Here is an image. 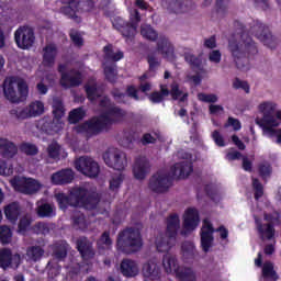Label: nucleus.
I'll return each instance as SVG.
<instances>
[{"label":"nucleus","instance_id":"nucleus-1","mask_svg":"<svg viewBox=\"0 0 281 281\" xmlns=\"http://www.w3.org/2000/svg\"><path fill=\"white\" fill-rule=\"evenodd\" d=\"M177 156L186 160L177 162L170 168L171 176L164 170H158L154 173L148 183V188L151 192L165 194V192H168L170 188H172V181H175V179H188V177L192 175L194 167L192 161L188 160L192 158V155L184 150H179Z\"/></svg>","mask_w":281,"mask_h":281},{"label":"nucleus","instance_id":"nucleus-2","mask_svg":"<svg viewBox=\"0 0 281 281\" xmlns=\"http://www.w3.org/2000/svg\"><path fill=\"white\" fill-rule=\"evenodd\" d=\"M238 27L240 41L232 40L228 42V49L234 58V63L240 71H249V58L258 54V46L250 36L245 35V25L240 21L234 22Z\"/></svg>","mask_w":281,"mask_h":281},{"label":"nucleus","instance_id":"nucleus-3","mask_svg":"<svg viewBox=\"0 0 281 281\" xmlns=\"http://www.w3.org/2000/svg\"><path fill=\"white\" fill-rule=\"evenodd\" d=\"M57 203L60 210L67 207H83V210H95L100 204V193L89 191L85 187H75L69 194L58 193L56 195Z\"/></svg>","mask_w":281,"mask_h":281},{"label":"nucleus","instance_id":"nucleus-4","mask_svg":"<svg viewBox=\"0 0 281 281\" xmlns=\"http://www.w3.org/2000/svg\"><path fill=\"white\" fill-rule=\"evenodd\" d=\"M260 113L263 114L261 119H256V124L262 128V133L269 139H277L281 142V128L274 130L280 126V122L276 120V103L263 102L259 105Z\"/></svg>","mask_w":281,"mask_h":281},{"label":"nucleus","instance_id":"nucleus-5","mask_svg":"<svg viewBox=\"0 0 281 281\" xmlns=\"http://www.w3.org/2000/svg\"><path fill=\"white\" fill-rule=\"evenodd\" d=\"M144 247V239H142V232L139 228L126 227L121 231L116 238V249L131 256V254H137Z\"/></svg>","mask_w":281,"mask_h":281},{"label":"nucleus","instance_id":"nucleus-6","mask_svg":"<svg viewBox=\"0 0 281 281\" xmlns=\"http://www.w3.org/2000/svg\"><path fill=\"white\" fill-rule=\"evenodd\" d=\"M179 227H181V221L179 220V215L173 213L167 217V228L165 234L159 235L156 238V249L160 254H166L175 245H177V234L179 232Z\"/></svg>","mask_w":281,"mask_h":281},{"label":"nucleus","instance_id":"nucleus-7","mask_svg":"<svg viewBox=\"0 0 281 281\" xmlns=\"http://www.w3.org/2000/svg\"><path fill=\"white\" fill-rule=\"evenodd\" d=\"M4 98L12 102V104H19V102H25L27 100V93L30 88L27 82L19 77H8L3 81Z\"/></svg>","mask_w":281,"mask_h":281},{"label":"nucleus","instance_id":"nucleus-8","mask_svg":"<svg viewBox=\"0 0 281 281\" xmlns=\"http://www.w3.org/2000/svg\"><path fill=\"white\" fill-rule=\"evenodd\" d=\"M119 115V110H110L105 113H101L98 117H92L86 123L81 125L83 133H86L87 137H94L95 135H100V133L104 131H111L113 124H117L116 119H111L110 115Z\"/></svg>","mask_w":281,"mask_h":281},{"label":"nucleus","instance_id":"nucleus-9","mask_svg":"<svg viewBox=\"0 0 281 281\" xmlns=\"http://www.w3.org/2000/svg\"><path fill=\"white\" fill-rule=\"evenodd\" d=\"M140 34L144 38L151 41L153 43H155V41L158 38L157 52L161 54L162 58H167V60L175 58V46H172L170 40H168V37L165 35L159 36V33H157L150 24L142 25Z\"/></svg>","mask_w":281,"mask_h":281},{"label":"nucleus","instance_id":"nucleus-10","mask_svg":"<svg viewBox=\"0 0 281 281\" xmlns=\"http://www.w3.org/2000/svg\"><path fill=\"white\" fill-rule=\"evenodd\" d=\"M162 267L166 273H175L179 281H196V271L191 267L179 266L177 257L166 254L162 257Z\"/></svg>","mask_w":281,"mask_h":281},{"label":"nucleus","instance_id":"nucleus-11","mask_svg":"<svg viewBox=\"0 0 281 281\" xmlns=\"http://www.w3.org/2000/svg\"><path fill=\"white\" fill-rule=\"evenodd\" d=\"M142 22V15L137 9L133 10L130 14V22L122 18H115L112 22L114 30H117L124 38H134L137 34V27Z\"/></svg>","mask_w":281,"mask_h":281},{"label":"nucleus","instance_id":"nucleus-12","mask_svg":"<svg viewBox=\"0 0 281 281\" xmlns=\"http://www.w3.org/2000/svg\"><path fill=\"white\" fill-rule=\"evenodd\" d=\"M103 161L109 168L117 170L119 172L126 170V166H128L126 153L117 148H108L103 154Z\"/></svg>","mask_w":281,"mask_h":281},{"label":"nucleus","instance_id":"nucleus-13","mask_svg":"<svg viewBox=\"0 0 281 281\" xmlns=\"http://www.w3.org/2000/svg\"><path fill=\"white\" fill-rule=\"evenodd\" d=\"M250 33L255 34L256 38L266 45V47H269V49H276L278 40H276L273 34H271L269 26L262 24L260 21H257L250 27Z\"/></svg>","mask_w":281,"mask_h":281},{"label":"nucleus","instance_id":"nucleus-14","mask_svg":"<svg viewBox=\"0 0 281 281\" xmlns=\"http://www.w3.org/2000/svg\"><path fill=\"white\" fill-rule=\"evenodd\" d=\"M36 35L30 25H22L14 32V42L19 49H30L34 46Z\"/></svg>","mask_w":281,"mask_h":281},{"label":"nucleus","instance_id":"nucleus-15","mask_svg":"<svg viewBox=\"0 0 281 281\" xmlns=\"http://www.w3.org/2000/svg\"><path fill=\"white\" fill-rule=\"evenodd\" d=\"M75 167L78 172L85 175V177H89L90 179H95L98 175H100V165L93 160V158L88 156H81L79 159L75 161Z\"/></svg>","mask_w":281,"mask_h":281},{"label":"nucleus","instance_id":"nucleus-16","mask_svg":"<svg viewBox=\"0 0 281 281\" xmlns=\"http://www.w3.org/2000/svg\"><path fill=\"white\" fill-rule=\"evenodd\" d=\"M161 5L170 14H183L196 8L192 0H161Z\"/></svg>","mask_w":281,"mask_h":281},{"label":"nucleus","instance_id":"nucleus-17","mask_svg":"<svg viewBox=\"0 0 281 281\" xmlns=\"http://www.w3.org/2000/svg\"><path fill=\"white\" fill-rule=\"evenodd\" d=\"M59 85L63 89H74L82 85V72L71 68L68 74H64L59 79Z\"/></svg>","mask_w":281,"mask_h":281},{"label":"nucleus","instance_id":"nucleus-18","mask_svg":"<svg viewBox=\"0 0 281 281\" xmlns=\"http://www.w3.org/2000/svg\"><path fill=\"white\" fill-rule=\"evenodd\" d=\"M199 211L196 209H188L184 213L183 229L181 236H188L189 232H194L199 227Z\"/></svg>","mask_w":281,"mask_h":281},{"label":"nucleus","instance_id":"nucleus-19","mask_svg":"<svg viewBox=\"0 0 281 281\" xmlns=\"http://www.w3.org/2000/svg\"><path fill=\"white\" fill-rule=\"evenodd\" d=\"M255 225L260 240H273L276 238V224L262 223V220L255 216Z\"/></svg>","mask_w":281,"mask_h":281},{"label":"nucleus","instance_id":"nucleus-20","mask_svg":"<svg viewBox=\"0 0 281 281\" xmlns=\"http://www.w3.org/2000/svg\"><path fill=\"white\" fill-rule=\"evenodd\" d=\"M99 106H101V109H105L102 113H109L111 110L119 111V114H110L111 120H116L114 121V124H120V122H123V120L126 117L125 110L115 105V103H111V99H109V97H103L99 102Z\"/></svg>","mask_w":281,"mask_h":281},{"label":"nucleus","instance_id":"nucleus-21","mask_svg":"<svg viewBox=\"0 0 281 281\" xmlns=\"http://www.w3.org/2000/svg\"><path fill=\"white\" fill-rule=\"evenodd\" d=\"M201 236V247L204 254H207L214 245V226L212 223L204 221V225L200 233Z\"/></svg>","mask_w":281,"mask_h":281},{"label":"nucleus","instance_id":"nucleus-22","mask_svg":"<svg viewBox=\"0 0 281 281\" xmlns=\"http://www.w3.org/2000/svg\"><path fill=\"white\" fill-rule=\"evenodd\" d=\"M19 267L21 265V255L20 254H12L10 248H2L0 250V269L4 271L10 269V267Z\"/></svg>","mask_w":281,"mask_h":281},{"label":"nucleus","instance_id":"nucleus-23","mask_svg":"<svg viewBox=\"0 0 281 281\" xmlns=\"http://www.w3.org/2000/svg\"><path fill=\"white\" fill-rule=\"evenodd\" d=\"M77 250L79 251L82 260H93L95 258V250L93 249V243L87 237H80L77 239Z\"/></svg>","mask_w":281,"mask_h":281},{"label":"nucleus","instance_id":"nucleus-24","mask_svg":"<svg viewBox=\"0 0 281 281\" xmlns=\"http://www.w3.org/2000/svg\"><path fill=\"white\" fill-rule=\"evenodd\" d=\"M148 170H150V162L148 161V158L138 156L133 166V175L135 179L144 181V179H146V175H148Z\"/></svg>","mask_w":281,"mask_h":281},{"label":"nucleus","instance_id":"nucleus-25","mask_svg":"<svg viewBox=\"0 0 281 281\" xmlns=\"http://www.w3.org/2000/svg\"><path fill=\"white\" fill-rule=\"evenodd\" d=\"M65 3L68 5L61 7L59 12L68 19H71V21H75V23H82V18L76 14L80 8V0H66Z\"/></svg>","mask_w":281,"mask_h":281},{"label":"nucleus","instance_id":"nucleus-26","mask_svg":"<svg viewBox=\"0 0 281 281\" xmlns=\"http://www.w3.org/2000/svg\"><path fill=\"white\" fill-rule=\"evenodd\" d=\"M74 177H76V173L72 169H61L52 175L50 181L53 186H67L74 181Z\"/></svg>","mask_w":281,"mask_h":281},{"label":"nucleus","instance_id":"nucleus-27","mask_svg":"<svg viewBox=\"0 0 281 281\" xmlns=\"http://www.w3.org/2000/svg\"><path fill=\"white\" fill-rule=\"evenodd\" d=\"M15 188L19 192H22V194H36V192L41 190V182L29 178L23 181H19Z\"/></svg>","mask_w":281,"mask_h":281},{"label":"nucleus","instance_id":"nucleus-28","mask_svg":"<svg viewBox=\"0 0 281 281\" xmlns=\"http://www.w3.org/2000/svg\"><path fill=\"white\" fill-rule=\"evenodd\" d=\"M43 65L52 69L56 65V56H58V47L56 44H47L43 48Z\"/></svg>","mask_w":281,"mask_h":281},{"label":"nucleus","instance_id":"nucleus-29","mask_svg":"<svg viewBox=\"0 0 281 281\" xmlns=\"http://www.w3.org/2000/svg\"><path fill=\"white\" fill-rule=\"evenodd\" d=\"M53 257L58 262H63L67 258V251H69V244L66 240H58L52 245Z\"/></svg>","mask_w":281,"mask_h":281},{"label":"nucleus","instance_id":"nucleus-30","mask_svg":"<svg viewBox=\"0 0 281 281\" xmlns=\"http://www.w3.org/2000/svg\"><path fill=\"white\" fill-rule=\"evenodd\" d=\"M121 273L125 278H135L137 276V263L132 259H123L121 261Z\"/></svg>","mask_w":281,"mask_h":281},{"label":"nucleus","instance_id":"nucleus-31","mask_svg":"<svg viewBox=\"0 0 281 281\" xmlns=\"http://www.w3.org/2000/svg\"><path fill=\"white\" fill-rule=\"evenodd\" d=\"M143 276L149 278V280H159L161 276V270L159 266L154 261H148L143 266Z\"/></svg>","mask_w":281,"mask_h":281},{"label":"nucleus","instance_id":"nucleus-32","mask_svg":"<svg viewBox=\"0 0 281 281\" xmlns=\"http://www.w3.org/2000/svg\"><path fill=\"white\" fill-rule=\"evenodd\" d=\"M4 216L10 223H16L19 216H21V204L19 202H12L4 207Z\"/></svg>","mask_w":281,"mask_h":281},{"label":"nucleus","instance_id":"nucleus-33","mask_svg":"<svg viewBox=\"0 0 281 281\" xmlns=\"http://www.w3.org/2000/svg\"><path fill=\"white\" fill-rule=\"evenodd\" d=\"M181 252L183 260L187 262L194 260V258L199 256V252L196 251V246H194V243L192 241H183L181 245Z\"/></svg>","mask_w":281,"mask_h":281},{"label":"nucleus","instance_id":"nucleus-34","mask_svg":"<svg viewBox=\"0 0 281 281\" xmlns=\"http://www.w3.org/2000/svg\"><path fill=\"white\" fill-rule=\"evenodd\" d=\"M19 153V147L12 142L0 143V155L4 159H12Z\"/></svg>","mask_w":281,"mask_h":281},{"label":"nucleus","instance_id":"nucleus-35","mask_svg":"<svg viewBox=\"0 0 281 281\" xmlns=\"http://www.w3.org/2000/svg\"><path fill=\"white\" fill-rule=\"evenodd\" d=\"M104 60H112V63H119L124 58V52L117 50L116 53L113 52V45L108 44L103 47Z\"/></svg>","mask_w":281,"mask_h":281},{"label":"nucleus","instance_id":"nucleus-36","mask_svg":"<svg viewBox=\"0 0 281 281\" xmlns=\"http://www.w3.org/2000/svg\"><path fill=\"white\" fill-rule=\"evenodd\" d=\"M43 256H45V249L41 246H30L26 249V258L31 262H38Z\"/></svg>","mask_w":281,"mask_h":281},{"label":"nucleus","instance_id":"nucleus-37","mask_svg":"<svg viewBox=\"0 0 281 281\" xmlns=\"http://www.w3.org/2000/svg\"><path fill=\"white\" fill-rule=\"evenodd\" d=\"M167 95H170V90H168L166 86L160 85V91L151 92L148 99L153 104H161Z\"/></svg>","mask_w":281,"mask_h":281},{"label":"nucleus","instance_id":"nucleus-38","mask_svg":"<svg viewBox=\"0 0 281 281\" xmlns=\"http://www.w3.org/2000/svg\"><path fill=\"white\" fill-rule=\"evenodd\" d=\"M103 74L108 82L115 85L117 82V64H106L103 67Z\"/></svg>","mask_w":281,"mask_h":281},{"label":"nucleus","instance_id":"nucleus-39","mask_svg":"<svg viewBox=\"0 0 281 281\" xmlns=\"http://www.w3.org/2000/svg\"><path fill=\"white\" fill-rule=\"evenodd\" d=\"M112 245L113 239H111V233L109 231H104L97 240V249H99V251H104V249H111Z\"/></svg>","mask_w":281,"mask_h":281},{"label":"nucleus","instance_id":"nucleus-40","mask_svg":"<svg viewBox=\"0 0 281 281\" xmlns=\"http://www.w3.org/2000/svg\"><path fill=\"white\" fill-rule=\"evenodd\" d=\"M262 278L265 280H272L277 281L278 280V272H276V269H273V262L271 261H266L262 266Z\"/></svg>","mask_w":281,"mask_h":281},{"label":"nucleus","instance_id":"nucleus-41","mask_svg":"<svg viewBox=\"0 0 281 281\" xmlns=\"http://www.w3.org/2000/svg\"><path fill=\"white\" fill-rule=\"evenodd\" d=\"M53 115L55 120H63L65 116V104L60 98L53 99Z\"/></svg>","mask_w":281,"mask_h":281},{"label":"nucleus","instance_id":"nucleus-42","mask_svg":"<svg viewBox=\"0 0 281 281\" xmlns=\"http://www.w3.org/2000/svg\"><path fill=\"white\" fill-rule=\"evenodd\" d=\"M87 112L82 108L74 109L69 112L68 122L69 124H78V122L85 120Z\"/></svg>","mask_w":281,"mask_h":281},{"label":"nucleus","instance_id":"nucleus-43","mask_svg":"<svg viewBox=\"0 0 281 281\" xmlns=\"http://www.w3.org/2000/svg\"><path fill=\"white\" fill-rule=\"evenodd\" d=\"M37 216L40 218H52L55 216L54 207L49 203H44L37 207Z\"/></svg>","mask_w":281,"mask_h":281},{"label":"nucleus","instance_id":"nucleus-44","mask_svg":"<svg viewBox=\"0 0 281 281\" xmlns=\"http://www.w3.org/2000/svg\"><path fill=\"white\" fill-rule=\"evenodd\" d=\"M112 98L117 102V104H131L128 101V95L126 92H122L120 88H113L111 91Z\"/></svg>","mask_w":281,"mask_h":281},{"label":"nucleus","instance_id":"nucleus-45","mask_svg":"<svg viewBox=\"0 0 281 281\" xmlns=\"http://www.w3.org/2000/svg\"><path fill=\"white\" fill-rule=\"evenodd\" d=\"M31 117H38L45 113V104L42 101H34L29 105Z\"/></svg>","mask_w":281,"mask_h":281},{"label":"nucleus","instance_id":"nucleus-46","mask_svg":"<svg viewBox=\"0 0 281 281\" xmlns=\"http://www.w3.org/2000/svg\"><path fill=\"white\" fill-rule=\"evenodd\" d=\"M0 243L2 245H10L12 243V229L7 226H0Z\"/></svg>","mask_w":281,"mask_h":281},{"label":"nucleus","instance_id":"nucleus-47","mask_svg":"<svg viewBox=\"0 0 281 281\" xmlns=\"http://www.w3.org/2000/svg\"><path fill=\"white\" fill-rule=\"evenodd\" d=\"M72 226L75 229H80L81 232H85L89 225L87 224V217L85 214H78L72 217Z\"/></svg>","mask_w":281,"mask_h":281},{"label":"nucleus","instance_id":"nucleus-48","mask_svg":"<svg viewBox=\"0 0 281 281\" xmlns=\"http://www.w3.org/2000/svg\"><path fill=\"white\" fill-rule=\"evenodd\" d=\"M20 150L27 157H34L38 155V147L32 143H22L20 145Z\"/></svg>","mask_w":281,"mask_h":281},{"label":"nucleus","instance_id":"nucleus-49","mask_svg":"<svg viewBox=\"0 0 281 281\" xmlns=\"http://www.w3.org/2000/svg\"><path fill=\"white\" fill-rule=\"evenodd\" d=\"M10 115H15L16 120H27L29 117H32L29 106L12 109Z\"/></svg>","mask_w":281,"mask_h":281},{"label":"nucleus","instance_id":"nucleus-50","mask_svg":"<svg viewBox=\"0 0 281 281\" xmlns=\"http://www.w3.org/2000/svg\"><path fill=\"white\" fill-rule=\"evenodd\" d=\"M252 190H255V201H260L265 195V187L258 178H252Z\"/></svg>","mask_w":281,"mask_h":281},{"label":"nucleus","instance_id":"nucleus-51","mask_svg":"<svg viewBox=\"0 0 281 281\" xmlns=\"http://www.w3.org/2000/svg\"><path fill=\"white\" fill-rule=\"evenodd\" d=\"M271 172H273V168L271 167V164L269 162H261L258 165V173L261 179H267L268 177H271Z\"/></svg>","mask_w":281,"mask_h":281},{"label":"nucleus","instance_id":"nucleus-52","mask_svg":"<svg viewBox=\"0 0 281 281\" xmlns=\"http://www.w3.org/2000/svg\"><path fill=\"white\" fill-rule=\"evenodd\" d=\"M184 60L194 69H199L203 63L201 58L196 57V55L192 53H184Z\"/></svg>","mask_w":281,"mask_h":281},{"label":"nucleus","instance_id":"nucleus-53","mask_svg":"<svg viewBox=\"0 0 281 281\" xmlns=\"http://www.w3.org/2000/svg\"><path fill=\"white\" fill-rule=\"evenodd\" d=\"M47 154L50 159H60V146L58 143H52L47 147Z\"/></svg>","mask_w":281,"mask_h":281},{"label":"nucleus","instance_id":"nucleus-54","mask_svg":"<svg viewBox=\"0 0 281 281\" xmlns=\"http://www.w3.org/2000/svg\"><path fill=\"white\" fill-rule=\"evenodd\" d=\"M122 183H124V175L120 173L116 177H113L110 180V190L112 192H117V190H120V187L122 186Z\"/></svg>","mask_w":281,"mask_h":281},{"label":"nucleus","instance_id":"nucleus-55","mask_svg":"<svg viewBox=\"0 0 281 281\" xmlns=\"http://www.w3.org/2000/svg\"><path fill=\"white\" fill-rule=\"evenodd\" d=\"M123 137L126 142H139V132L134 128H126L123 132Z\"/></svg>","mask_w":281,"mask_h":281},{"label":"nucleus","instance_id":"nucleus-56","mask_svg":"<svg viewBox=\"0 0 281 281\" xmlns=\"http://www.w3.org/2000/svg\"><path fill=\"white\" fill-rule=\"evenodd\" d=\"M229 3V0H216L215 8H216V14L218 16H224L227 14V5Z\"/></svg>","mask_w":281,"mask_h":281},{"label":"nucleus","instance_id":"nucleus-57","mask_svg":"<svg viewBox=\"0 0 281 281\" xmlns=\"http://www.w3.org/2000/svg\"><path fill=\"white\" fill-rule=\"evenodd\" d=\"M70 41L74 43L75 47H82L85 45V40L78 31L71 30L69 33Z\"/></svg>","mask_w":281,"mask_h":281},{"label":"nucleus","instance_id":"nucleus-58","mask_svg":"<svg viewBox=\"0 0 281 281\" xmlns=\"http://www.w3.org/2000/svg\"><path fill=\"white\" fill-rule=\"evenodd\" d=\"M263 221L270 223L271 225H276L280 223V212L274 211L272 213H263Z\"/></svg>","mask_w":281,"mask_h":281},{"label":"nucleus","instance_id":"nucleus-59","mask_svg":"<svg viewBox=\"0 0 281 281\" xmlns=\"http://www.w3.org/2000/svg\"><path fill=\"white\" fill-rule=\"evenodd\" d=\"M198 100H200V102H207L210 104H214L218 102V97H216V94H205L203 92H200L198 94Z\"/></svg>","mask_w":281,"mask_h":281},{"label":"nucleus","instance_id":"nucleus-60","mask_svg":"<svg viewBox=\"0 0 281 281\" xmlns=\"http://www.w3.org/2000/svg\"><path fill=\"white\" fill-rule=\"evenodd\" d=\"M125 93L128 98H132V100H135L136 102H139V91L137 88L133 85H130L126 87Z\"/></svg>","mask_w":281,"mask_h":281},{"label":"nucleus","instance_id":"nucleus-61","mask_svg":"<svg viewBox=\"0 0 281 281\" xmlns=\"http://www.w3.org/2000/svg\"><path fill=\"white\" fill-rule=\"evenodd\" d=\"M229 126H232L234 131H240V128H243L240 121L232 116H229L227 122L224 124V128H229Z\"/></svg>","mask_w":281,"mask_h":281},{"label":"nucleus","instance_id":"nucleus-62","mask_svg":"<svg viewBox=\"0 0 281 281\" xmlns=\"http://www.w3.org/2000/svg\"><path fill=\"white\" fill-rule=\"evenodd\" d=\"M147 63L149 65V71H153L154 74L157 71V69H159V66L161 65L155 55H148Z\"/></svg>","mask_w":281,"mask_h":281},{"label":"nucleus","instance_id":"nucleus-63","mask_svg":"<svg viewBox=\"0 0 281 281\" xmlns=\"http://www.w3.org/2000/svg\"><path fill=\"white\" fill-rule=\"evenodd\" d=\"M233 89H243V91H245V93H249V91H250L249 83L247 81H243L238 78H235V80L233 82Z\"/></svg>","mask_w":281,"mask_h":281},{"label":"nucleus","instance_id":"nucleus-64","mask_svg":"<svg viewBox=\"0 0 281 281\" xmlns=\"http://www.w3.org/2000/svg\"><path fill=\"white\" fill-rule=\"evenodd\" d=\"M86 93H87V98L88 100H95V98H98V86L92 85V86H86Z\"/></svg>","mask_w":281,"mask_h":281}]
</instances>
